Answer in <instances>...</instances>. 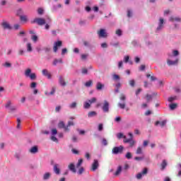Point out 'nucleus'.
<instances>
[{
  "label": "nucleus",
  "instance_id": "nucleus-18",
  "mask_svg": "<svg viewBox=\"0 0 181 181\" xmlns=\"http://www.w3.org/2000/svg\"><path fill=\"white\" fill-rule=\"evenodd\" d=\"M163 18H160V23L158 27L157 28V30H160L162 28H163Z\"/></svg>",
  "mask_w": 181,
  "mask_h": 181
},
{
  "label": "nucleus",
  "instance_id": "nucleus-64",
  "mask_svg": "<svg viewBox=\"0 0 181 181\" xmlns=\"http://www.w3.org/2000/svg\"><path fill=\"white\" fill-rule=\"evenodd\" d=\"M173 53V56H179V51L177 50H174Z\"/></svg>",
  "mask_w": 181,
  "mask_h": 181
},
{
  "label": "nucleus",
  "instance_id": "nucleus-38",
  "mask_svg": "<svg viewBox=\"0 0 181 181\" xmlns=\"http://www.w3.org/2000/svg\"><path fill=\"white\" fill-rule=\"evenodd\" d=\"M3 66L4 67H12V64L9 63L8 62H6Z\"/></svg>",
  "mask_w": 181,
  "mask_h": 181
},
{
  "label": "nucleus",
  "instance_id": "nucleus-2",
  "mask_svg": "<svg viewBox=\"0 0 181 181\" xmlns=\"http://www.w3.org/2000/svg\"><path fill=\"white\" fill-rule=\"evenodd\" d=\"M32 23H37L39 26H43V25H46V20L43 18H36Z\"/></svg>",
  "mask_w": 181,
  "mask_h": 181
},
{
  "label": "nucleus",
  "instance_id": "nucleus-11",
  "mask_svg": "<svg viewBox=\"0 0 181 181\" xmlns=\"http://www.w3.org/2000/svg\"><path fill=\"white\" fill-rule=\"evenodd\" d=\"M42 73L45 77H47V78H52V74H50L47 69H42Z\"/></svg>",
  "mask_w": 181,
  "mask_h": 181
},
{
  "label": "nucleus",
  "instance_id": "nucleus-15",
  "mask_svg": "<svg viewBox=\"0 0 181 181\" xmlns=\"http://www.w3.org/2000/svg\"><path fill=\"white\" fill-rule=\"evenodd\" d=\"M57 166H59L57 164L54 165V172L56 173V175H60V168H59Z\"/></svg>",
  "mask_w": 181,
  "mask_h": 181
},
{
  "label": "nucleus",
  "instance_id": "nucleus-62",
  "mask_svg": "<svg viewBox=\"0 0 181 181\" xmlns=\"http://www.w3.org/2000/svg\"><path fill=\"white\" fill-rule=\"evenodd\" d=\"M145 69H146L145 65H141V66L139 67L140 71H144V70H145Z\"/></svg>",
  "mask_w": 181,
  "mask_h": 181
},
{
  "label": "nucleus",
  "instance_id": "nucleus-3",
  "mask_svg": "<svg viewBox=\"0 0 181 181\" xmlns=\"http://www.w3.org/2000/svg\"><path fill=\"white\" fill-rule=\"evenodd\" d=\"M97 101V98H92L90 100H88V102H85L83 104V107L85 110H88L91 107V104L95 103Z\"/></svg>",
  "mask_w": 181,
  "mask_h": 181
},
{
  "label": "nucleus",
  "instance_id": "nucleus-35",
  "mask_svg": "<svg viewBox=\"0 0 181 181\" xmlns=\"http://www.w3.org/2000/svg\"><path fill=\"white\" fill-rule=\"evenodd\" d=\"M83 164V158H80L76 164V168H79Z\"/></svg>",
  "mask_w": 181,
  "mask_h": 181
},
{
  "label": "nucleus",
  "instance_id": "nucleus-26",
  "mask_svg": "<svg viewBox=\"0 0 181 181\" xmlns=\"http://www.w3.org/2000/svg\"><path fill=\"white\" fill-rule=\"evenodd\" d=\"M117 137L118 138V139H121L122 138H124V139H127V136H124L122 133H118L117 134Z\"/></svg>",
  "mask_w": 181,
  "mask_h": 181
},
{
  "label": "nucleus",
  "instance_id": "nucleus-59",
  "mask_svg": "<svg viewBox=\"0 0 181 181\" xmlns=\"http://www.w3.org/2000/svg\"><path fill=\"white\" fill-rule=\"evenodd\" d=\"M142 175H144L143 173H139V174H137V175H136V178L137 179H142Z\"/></svg>",
  "mask_w": 181,
  "mask_h": 181
},
{
  "label": "nucleus",
  "instance_id": "nucleus-32",
  "mask_svg": "<svg viewBox=\"0 0 181 181\" xmlns=\"http://www.w3.org/2000/svg\"><path fill=\"white\" fill-rule=\"evenodd\" d=\"M120 77L119 75L117 74H113L112 75V79L115 80V81H118L119 80H120Z\"/></svg>",
  "mask_w": 181,
  "mask_h": 181
},
{
  "label": "nucleus",
  "instance_id": "nucleus-29",
  "mask_svg": "<svg viewBox=\"0 0 181 181\" xmlns=\"http://www.w3.org/2000/svg\"><path fill=\"white\" fill-rule=\"evenodd\" d=\"M169 107H170V110H175V108L177 107V103H172V104H170L169 105Z\"/></svg>",
  "mask_w": 181,
  "mask_h": 181
},
{
  "label": "nucleus",
  "instance_id": "nucleus-42",
  "mask_svg": "<svg viewBox=\"0 0 181 181\" xmlns=\"http://www.w3.org/2000/svg\"><path fill=\"white\" fill-rule=\"evenodd\" d=\"M136 153L137 155H141V153H142V148L138 147Z\"/></svg>",
  "mask_w": 181,
  "mask_h": 181
},
{
  "label": "nucleus",
  "instance_id": "nucleus-58",
  "mask_svg": "<svg viewBox=\"0 0 181 181\" xmlns=\"http://www.w3.org/2000/svg\"><path fill=\"white\" fill-rule=\"evenodd\" d=\"M30 88H36V82H32L31 83Z\"/></svg>",
  "mask_w": 181,
  "mask_h": 181
},
{
  "label": "nucleus",
  "instance_id": "nucleus-39",
  "mask_svg": "<svg viewBox=\"0 0 181 181\" xmlns=\"http://www.w3.org/2000/svg\"><path fill=\"white\" fill-rule=\"evenodd\" d=\"M119 99H120L122 101H125V100H127V96H125V95H124V93H122V94L120 95Z\"/></svg>",
  "mask_w": 181,
  "mask_h": 181
},
{
  "label": "nucleus",
  "instance_id": "nucleus-63",
  "mask_svg": "<svg viewBox=\"0 0 181 181\" xmlns=\"http://www.w3.org/2000/svg\"><path fill=\"white\" fill-rule=\"evenodd\" d=\"M60 110H62V107L61 106H57L55 107L56 112H59L60 111Z\"/></svg>",
  "mask_w": 181,
  "mask_h": 181
},
{
  "label": "nucleus",
  "instance_id": "nucleus-27",
  "mask_svg": "<svg viewBox=\"0 0 181 181\" xmlns=\"http://www.w3.org/2000/svg\"><path fill=\"white\" fill-rule=\"evenodd\" d=\"M20 21H21V22H28V16H20Z\"/></svg>",
  "mask_w": 181,
  "mask_h": 181
},
{
  "label": "nucleus",
  "instance_id": "nucleus-1",
  "mask_svg": "<svg viewBox=\"0 0 181 181\" xmlns=\"http://www.w3.org/2000/svg\"><path fill=\"white\" fill-rule=\"evenodd\" d=\"M32 73V69H27L25 71V77H30V80H36V74Z\"/></svg>",
  "mask_w": 181,
  "mask_h": 181
},
{
  "label": "nucleus",
  "instance_id": "nucleus-4",
  "mask_svg": "<svg viewBox=\"0 0 181 181\" xmlns=\"http://www.w3.org/2000/svg\"><path fill=\"white\" fill-rule=\"evenodd\" d=\"M124 151V146H115L112 148V152L114 153V155H118V153H122Z\"/></svg>",
  "mask_w": 181,
  "mask_h": 181
},
{
  "label": "nucleus",
  "instance_id": "nucleus-54",
  "mask_svg": "<svg viewBox=\"0 0 181 181\" xmlns=\"http://www.w3.org/2000/svg\"><path fill=\"white\" fill-rule=\"evenodd\" d=\"M51 139L53 141V142H59V140H57V138H56L54 136H52Z\"/></svg>",
  "mask_w": 181,
  "mask_h": 181
},
{
  "label": "nucleus",
  "instance_id": "nucleus-45",
  "mask_svg": "<svg viewBox=\"0 0 181 181\" xmlns=\"http://www.w3.org/2000/svg\"><path fill=\"white\" fill-rule=\"evenodd\" d=\"M116 35H117V36H122V30H121L120 29L117 30Z\"/></svg>",
  "mask_w": 181,
  "mask_h": 181
},
{
  "label": "nucleus",
  "instance_id": "nucleus-50",
  "mask_svg": "<svg viewBox=\"0 0 181 181\" xmlns=\"http://www.w3.org/2000/svg\"><path fill=\"white\" fill-rule=\"evenodd\" d=\"M17 128H18V129H21V119L20 118L17 119Z\"/></svg>",
  "mask_w": 181,
  "mask_h": 181
},
{
  "label": "nucleus",
  "instance_id": "nucleus-43",
  "mask_svg": "<svg viewBox=\"0 0 181 181\" xmlns=\"http://www.w3.org/2000/svg\"><path fill=\"white\" fill-rule=\"evenodd\" d=\"M129 86H131V87H135V81L134 80H130L129 81Z\"/></svg>",
  "mask_w": 181,
  "mask_h": 181
},
{
  "label": "nucleus",
  "instance_id": "nucleus-52",
  "mask_svg": "<svg viewBox=\"0 0 181 181\" xmlns=\"http://www.w3.org/2000/svg\"><path fill=\"white\" fill-rule=\"evenodd\" d=\"M87 57H88V54H83L81 55V59H82V60H86V59H87Z\"/></svg>",
  "mask_w": 181,
  "mask_h": 181
},
{
  "label": "nucleus",
  "instance_id": "nucleus-14",
  "mask_svg": "<svg viewBox=\"0 0 181 181\" xmlns=\"http://www.w3.org/2000/svg\"><path fill=\"white\" fill-rule=\"evenodd\" d=\"M69 170L73 172V173H76L77 172V170H76V166L74 165V163H71L69 165Z\"/></svg>",
  "mask_w": 181,
  "mask_h": 181
},
{
  "label": "nucleus",
  "instance_id": "nucleus-30",
  "mask_svg": "<svg viewBox=\"0 0 181 181\" xmlns=\"http://www.w3.org/2000/svg\"><path fill=\"white\" fill-rule=\"evenodd\" d=\"M49 178H50V173H46L45 174H44L43 175L44 180H47Z\"/></svg>",
  "mask_w": 181,
  "mask_h": 181
},
{
  "label": "nucleus",
  "instance_id": "nucleus-23",
  "mask_svg": "<svg viewBox=\"0 0 181 181\" xmlns=\"http://www.w3.org/2000/svg\"><path fill=\"white\" fill-rule=\"evenodd\" d=\"M57 63L63 64V59H54V62H53V65L54 66H57Z\"/></svg>",
  "mask_w": 181,
  "mask_h": 181
},
{
  "label": "nucleus",
  "instance_id": "nucleus-9",
  "mask_svg": "<svg viewBox=\"0 0 181 181\" xmlns=\"http://www.w3.org/2000/svg\"><path fill=\"white\" fill-rule=\"evenodd\" d=\"M102 109L104 112H108V111H110V103H108V101L105 100Z\"/></svg>",
  "mask_w": 181,
  "mask_h": 181
},
{
  "label": "nucleus",
  "instance_id": "nucleus-48",
  "mask_svg": "<svg viewBox=\"0 0 181 181\" xmlns=\"http://www.w3.org/2000/svg\"><path fill=\"white\" fill-rule=\"evenodd\" d=\"M130 147L132 148V146H134V145H135V141H134V139H132L130 140V141L129 142Z\"/></svg>",
  "mask_w": 181,
  "mask_h": 181
},
{
  "label": "nucleus",
  "instance_id": "nucleus-28",
  "mask_svg": "<svg viewBox=\"0 0 181 181\" xmlns=\"http://www.w3.org/2000/svg\"><path fill=\"white\" fill-rule=\"evenodd\" d=\"M95 115H97V112H94V111L89 112L88 114V117L89 118H91L92 117H95Z\"/></svg>",
  "mask_w": 181,
  "mask_h": 181
},
{
  "label": "nucleus",
  "instance_id": "nucleus-44",
  "mask_svg": "<svg viewBox=\"0 0 181 181\" xmlns=\"http://www.w3.org/2000/svg\"><path fill=\"white\" fill-rule=\"evenodd\" d=\"M77 107V103L76 102L72 103L69 105V108H76Z\"/></svg>",
  "mask_w": 181,
  "mask_h": 181
},
{
  "label": "nucleus",
  "instance_id": "nucleus-21",
  "mask_svg": "<svg viewBox=\"0 0 181 181\" xmlns=\"http://www.w3.org/2000/svg\"><path fill=\"white\" fill-rule=\"evenodd\" d=\"M37 151H38L37 146H36L32 147V148L30 149V152L31 153H37Z\"/></svg>",
  "mask_w": 181,
  "mask_h": 181
},
{
  "label": "nucleus",
  "instance_id": "nucleus-12",
  "mask_svg": "<svg viewBox=\"0 0 181 181\" xmlns=\"http://www.w3.org/2000/svg\"><path fill=\"white\" fill-rule=\"evenodd\" d=\"M100 37H107V33H105V30L100 29V31L98 32Z\"/></svg>",
  "mask_w": 181,
  "mask_h": 181
},
{
  "label": "nucleus",
  "instance_id": "nucleus-8",
  "mask_svg": "<svg viewBox=\"0 0 181 181\" xmlns=\"http://www.w3.org/2000/svg\"><path fill=\"white\" fill-rule=\"evenodd\" d=\"M98 166H100V164L98 163V160H94L90 170H92V172H95V170H97V169H98Z\"/></svg>",
  "mask_w": 181,
  "mask_h": 181
},
{
  "label": "nucleus",
  "instance_id": "nucleus-7",
  "mask_svg": "<svg viewBox=\"0 0 181 181\" xmlns=\"http://www.w3.org/2000/svg\"><path fill=\"white\" fill-rule=\"evenodd\" d=\"M62 45H63V42L60 40L55 42L54 43V47H53L54 52L57 53V50L59 47H62Z\"/></svg>",
  "mask_w": 181,
  "mask_h": 181
},
{
  "label": "nucleus",
  "instance_id": "nucleus-17",
  "mask_svg": "<svg viewBox=\"0 0 181 181\" xmlns=\"http://www.w3.org/2000/svg\"><path fill=\"white\" fill-rule=\"evenodd\" d=\"M104 88V84L101 83V82H98L96 84V90H103Z\"/></svg>",
  "mask_w": 181,
  "mask_h": 181
},
{
  "label": "nucleus",
  "instance_id": "nucleus-36",
  "mask_svg": "<svg viewBox=\"0 0 181 181\" xmlns=\"http://www.w3.org/2000/svg\"><path fill=\"white\" fill-rule=\"evenodd\" d=\"M118 107H119V108H121L122 110H124L125 108V103H119L117 104Z\"/></svg>",
  "mask_w": 181,
  "mask_h": 181
},
{
  "label": "nucleus",
  "instance_id": "nucleus-25",
  "mask_svg": "<svg viewBox=\"0 0 181 181\" xmlns=\"http://www.w3.org/2000/svg\"><path fill=\"white\" fill-rule=\"evenodd\" d=\"M170 22H174V21H175L176 22H180L181 18L179 17H175V18L170 17Z\"/></svg>",
  "mask_w": 181,
  "mask_h": 181
},
{
  "label": "nucleus",
  "instance_id": "nucleus-34",
  "mask_svg": "<svg viewBox=\"0 0 181 181\" xmlns=\"http://www.w3.org/2000/svg\"><path fill=\"white\" fill-rule=\"evenodd\" d=\"M86 87H91L93 86V81L90 80L85 83Z\"/></svg>",
  "mask_w": 181,
  "mask_h": 181
},
{
  "label": "nucleus",
  "instance_id": "nucleus-56",
  "mask_svg": "<svg viewBox=\"0 0 181 181\" xmlns=\"http://www.w3.org/2000/svg\"><path fill=\"white\" fill-rule=\"evenodd\" d=\"M175 100H176V96L170 97V98H168L169 103H172L173 101H175Z\"/></svg>",
  "mask_w": 181,
  "mask_h": 181
},
{
  "label": "nucleus",
  "instance_id": "nucleus-13",
  "mask_svg": "<svg viewBox=\"0 0 181 181\" xmlns=\"http://www.w3.org/2000/svg\"><path fill=\"white\" fill-rule=\"evenodd\" d=\"M178 62H179L178 59H175V61H172L170 59L167 60V64H168L169 66H175L177 64Z\"/></svg>",
  "mask_w": 181,
  "mask_h": 181
},
{
  "label": "nucleus",
  "instance_id": "nucleus-53",
  "mask_svg": "<svg viewBox=\"0 0 181 181\" xmlns=\"http://www.w3.org/2000/svg\"><path fill=\"white\" fill-rule=\"evenodd\" d=\"M57 129H52V135H57Z\"/></svg>",
  "mask_w": 181,
  "mask_h": 181
},
{
  "label": "nucleus",
  "instance_id": "nucleus-61",
  "mask_svg": "<svg viewBox=\"0 0 181 181\" xmlns=\"http://www.w3.org/2000/svg\"><path fill=\"white\" fill-rule=\"evenodd\" d=\"M103 129V124H99L98 125V131L101 132Z\"/></svg>",
  "mask_w": 181,
  "mask_h": 181
},
{
  "label": "nucleus",
  "instance_id": "nucleus-10",
  "mask_svg": "<svg viewBox=\"0 0 181 181\" xmlns=\"http://www.w3.org/2000/svg\"><path fill=\"white\" fill-rule=\"evenodd\" d=\"M59 83L62 87H66V86H67V82L64 80V78H63L62 76L59 77Z\"/></svg>",
  "mask_w": 181,
  "mask_h": 181
},
{
  "label": "nucleus",
  "instance_id": "nucleus-33",
  "mask_svg": "<svg viewBox=\"0 0 181 181\" xmlns=\"http://www.w3.org/2000/svg\"><path fill=\"white\" fill-rule=\"evenodd\" d=\"M31 40H33V42L36 43V42H37V40H38L37 35H32L31 36Z\"/></svg>",
  "mask_w": 181,
  "mask_h": 181
},
{
  "label": "nucleus",
  "instance_id": "nucleus-22",
  "mask_svg": "<svg viewBox=\"0 0 181 181\" xmlns=\"http://www.w3.org/2000/svg\"><path fill=\"white\" fill-rule=\"evenodd\" d=\"M121 172H122V167L121 165H119L117 168V170H116L115 175V176H118V175H119V173H121Z\"/></svg>",
  "mask_w": 181,
  "mask_h": 181
},
{
  "label": "nucleus",
  "instance_id": "nucleus-6",
  "mask_svg": "<svg viewBox=\"0 0 181 181\" xmlns=\"http://www.w3.org/2000/svg\"><path fill=\"white\" fill-rule=\"evenodd\" d=\"M1 25L4 30H12V26L7 21H3Z\"/></svg>",
  "mask_w": 181,
  "mask_h": 181
},
{
  "label": "nucleus",
  "instance_id": "nucleus-57",
  "mask_svg": "<svg viewBox=\"0 0 181 181\" xmlns=\"http://www.w3.org/2000/svg\"><path fill=\"white\" fill-rule=\"evenodd\" d=\"M101 47H103V49H107V47H108V45L106 42H103L101 44Z\"/></svg>",
  "mask_w": 181,
  "mask_h": 181
},
{
  "label": "nucleus",
  "instance_id": "nucleus-31",
  "mask_svg": "<svg viewBox=\"0 0 181 181\" xmlns=\"http://www.w3.org/2000/svg\"><path fill=\"white\" fill-rule=\"evenodd\" d=\"M33 49H32V44L28 42L27 43V52H32Z\"/></svg>",
  "mask_w": 181,
  "mask_h": 181
},
{
  "label": "nucleus",
  "instance_id": "nucleus-46",
  "mask_svg": "<svg viewBox=\"0 0 181 181\" xmlns=\"http://www.w3.org/2000/svg\"><path fill=\"white\" fill-rule=\"evenodd\" d=\"M102 144L105 146H107V145H108V141H107V139H102Z\"/></svg>",
  "mask_w": 181,
  "mask_h": 181
},
{
  "label": "nucleus",
  "instance_id": "nucleus-24",
  "mask_svg": "<svg viewBox=\"0 0 181 181\" xmlns=\"http://www.w3.org/2000/svg\"><path fill=\"white\" fill-rule=\"evenodd\" d=\"M160 125V127H165V125H166V121L165 120H163V122H159V121H157L156 122V125Z\"/></svg>",
  "mask_w": 181,
  "mask_h": 181
},
{
  "label": "nucleus",
  "instance_id": "nucleus-51",
  "mask_svg": "<svg viewBox=\"0 0 181 181\" xmlns=\"http://www.w3.org/2000/svg\"><path fill=\"white\" fill-rule=\"evenodd\" d=\"M126 158L127 159H131V158H132V154L129 152L127 153Z\"/></svg>",
  "mask_w": 181,
  "mask_h": 181
},
{
  "label": "nucleus",
  "instance_id": "nucleus-20",
  "mask_svg": "<svg viewBox=\"0 0 181 181\" xmlns=\"http://www.w3.org/2000/svg\"><path fill=\"white\" fill-rule=\"evenodd\" d=\"M54 93H56V88L52 87V90L49 93L47 92H45V95H54Z\"/></svg>",
  "mask_w": 181,
  "mask_h": 181
},
{
  "label": "nucleus",
  "instance_id": "nucleus-47",
  "mask_svg": "<svg viewBox=\"0 0 181 181\" xmlns=\"http://www.w3.org/2000/svg\"><path fill=\"white\" fill-rule=\"evenodd\" d=\"M83 173H84V168H83V167L80 168L78 171V174L83 175Z\"/></svg>",
  "mask_w": 181,
  "mask_h": 181
},
{
  "label": "nucleus",
  "instance_id": "nucleus-16",
  "mask_svg": "<svg viewBox=\"0 0 181 181\" xmlns=\"http://www.w3.org/2000/svg\"><path fill=\"white\" fill-rule=\"evenodd\" d=\"M121 88V83L118 82L115 84V93H119V89Z\"/></svg>",
  "mask_w": 181,
  "mask_h": 181
},
{
  "label": "nucleus",
  "instance_id": "nucleus-37",
  "mask_svg": "<svg viewBox=\"0 0 181 181\" xmlns=\"http://www.w3.org/2000/svg\"><path fill=\"white\" fill-rule=\"evenodd\" d=\"M17 15L18 16H23V10H22L21 8L18 9L17 11Z\"/></svg>",
  "mask_w": 181,
  "mask_h": 181
},
{
  "label": "nucleus",
  "instance_id": "nucleus-60",
  "mask_svg": "<svg viewBox=\"0 0 181 181\" xmlns=\"http://www.w3.org/2000/svg\"><path fill=\"white\" fill-rule=\"evenodd\" d=\"M66 53H67V49L66 48L62 49V56L66 54Z\"/></svg>",
  "mask_w": 181,
  "mask_h": 181
},
{
  "label": "nucleus",
  "instance_id": "nucleus-41",
  "mask_svg": "<svg viewBox=\"0 0 181 181\" xmlns=\"http://www.w3.org/2000/svg\"><path fill=\"white\" fill-rule=\"evenodd\" d=\"M64 122H60L59 124H58V127L59 128H61V129H64Z\"/></svg>",
  "mask_w": 181,
  "mask_h": 181
},
{
  "label": "nucleus",
  "instance_id": "nucleus-40",
  "mask_svg": "<svg viewBox=\"0 0 181 181\" xmlns=\"http://www.w3.org/2000/svg\"><path fill=\"white\" fill-rule=\"evenodd\" d=\"M146 100L147 103H149V101H151V100H152V95L147 94L146 95Z\"/></svg>",
  "mask_w": 181,
  "mask_h": 181
},
{
  "label": "nucleus",
  "instance_id": "nucleus-49",
  "mask_svg": "<svg viewBox=\"0 0 181 181\" xmlns=\"http://www.w3.org/2000/svg\"><path fill=\"white\" fill-rule=\"evenodd\" d=\"M44 10L42 8H40L37 9V13L38 15H43Z\"/></svg>",
  "mask_w": 181,
  "mask_h": 181
},
{
  "label": "nucleus",
  "instance_id": "nucleus-19",
  "mask_svg": "<svg viewBox=\"0 0 181 181\" xmlns=\"http://www.w3.org/2000/svg\"><path fill=\"white\" fill-rule=\"evenodd\" d=\"M161 170H164L165 169L166 166H168V162H166V160H163L161 165Z\"/></svg>",
  "mask_w": 181,
  "mask_h": 181
},
{
  "label": "nucleus",
  "instance_id": "nucleus-55",
  "mask_svg": "<svg viewBox=\"0 0 181 181\" xmlns=\"http://www.w3.org/2000/svg\"><path fill=\"white\" fill-rule=\"evenodd\" d=\"M88 73V70L86 68L82 69V74H87Z\"/></svg>",
  "mask_w": 181,
  "mask_h": 181
},
{
  "label": "nucleus",
  "instance_id": "nucleus-5",
  "mask_svg": "<svg viewBox=\"0 0 181 181\" xmlns=\"http://www.w3.org/2000/svg\"><path fill=\"white\" fill-rule=\"evenodd\" d=\"M6 108H9V111L13 112V111H16V107L12 106V101L8 100L6 104L5 105Z\"/></svg>",
  "mask_w": 181,
  "mask_h": 181
}]
</instances>
